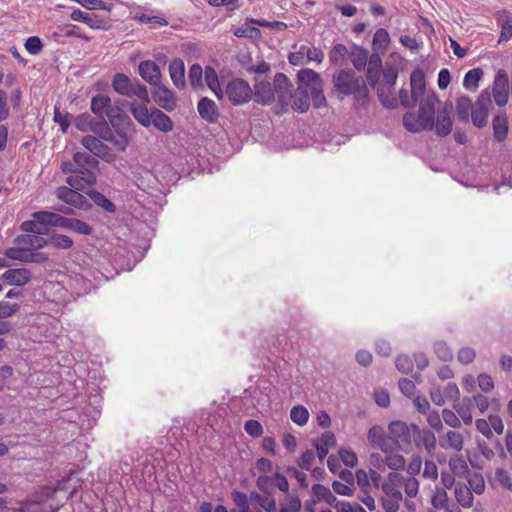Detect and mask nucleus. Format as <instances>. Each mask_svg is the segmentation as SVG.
Wrapping results in <instances>:
<instances>
[{
    "mask_svg": "<svg viewBox=\"0 0 512 512\" xmlns=\"http://www.w3.org/2000/svg\"><path fill=\"white\" fill-rule=\"evenodd\" d=\"M297 80V88L291 89L288 94V107L290 106L298 113L307 112L311 101L316 109L327 107L324 81L316 71L308 68L301 69L297 74Z\"/></svg>",
    "mask_w": 512,
    "mask_h": 512,
    "instance_id": "obj_1",
    "label": "nucleus"
},
{
    "mask_svg": "<svg viewBox=\"0 0 512 512\" xmlns=\"http://www.w3.org/2000/svg\"><path fill=\"white\" fill-rule=\"evenodd\" d=\"M99 161L87 152H76L72 161L61 164L63 173L68 174L66 183L72 188L84 190L96 184Z\"/></svg>",
    "mask_w": 512,
    "mask_h": 512,
    "instance_id": "obj_2",
    "label": "nucleus"
},
{
    "mask_svg": "<svg viewBox=\"0 0 512 512\" xmlns=\"http://www.w3.org/2000/svg\"><path fill=\"white\" fill-rule=\"evenodd\" d=\"M333 89L340 100L347 96H353L356 106H366L369 103V89L363 76L356 74L349 68L336 70L332 76Z\"/></svg>",
    "mask_w": 512,
    "mask_h": 512,
    "instance_id": "obj_3",
    "label": "nucleus"
},
{
    "mask_svg": "<svg viewBox=\"0 0 512 512\" xmlns=\"http://www.w3.org/2000/svg\"><path fill=\"white\" fill-rule=\"evenodd\" d=\"M439 98L434 92L427 94L420 100L418 115L406 113L403 116L404 127L409 132H420L432 130L434 128L436 105L439 104Z\"/></svg>",
    "mask_w": 512,
    "mask_h": 512,
    "instance_id": "obj_4",
    "label": "nucleus"
},
{
    "mask_svg": "<svg viewBox=\"0 0 512 512\" xmlns=\"http://www.w3.org/2000/svg\"><path fill=\"white\" fill-rule=\"evenodd\" d=\"M33 218L46 223L48 226L68 229L81 235H90L92 233V228L85 221L68 218L59 213L38 211L33 214Z\"/></svg>",
    "mask_w": 512,
    "mask_h": 512,
    "instance_id": "obj_5",
    "label": "nucleus"
},
{
    "mask_svg": "<svg viewBox=\"0 0 512 512\" xmlns=\"http://www.w3.org/2000/svg\"><path fill=\"white\" fill-rule=\"evenodd\" d=\"M113 89L128 98H138L141 102L150 103L148 90L137 79H131L126 74L116 73L112 80Z\"/></svg>",
    "mask_w": 512,
    "mask_h": 512,
    "instance_id": "obj_6",
    "label": "nucleus"
},
{
    "mask_svg": "<svg viewBox=\"0 0 512 512\" xmlns=\"http://www.w3.org/2000/svg\"><path fill=\"white\" fill-rule=\"evenodd\" d=\"M398 77V70L394 66H386L383 70V79L375 87L380 103L386 107L393 109L397 106V101L393 97V89Z\"/></svg>",
    "mask_w": 512,
    "mask_h": 512,
    "instance_id": "obj_7",
    "label": "nucleus"
},
{
    "mask_svg": "<svg viewBox=\"0 0 512 512\" xmlns=\"http://www.w3.org/2000/svg\"><path fill=\"white\" fill-rule=\"evenodd\" d=\"M225 94L233 105L240 106L253 98V89L244 79L233 78L227 83Z\"/></svg>",
    "mask_w": 512,
    "mask_h": 512,
    "instance_id": "obj_8",
    "label": "nucleus"
},
{
    "mask_svg": "<svg viewBox=\"0 0 512 512\" xmlns=\"http://www.w3.org/2000/svg\"><path fill=\"white\" fill-rule=\"evenodd\" d=\"M415 426L416 424L408 425L402 421H393L389 424V432L395 440L399 450L405 453L410 451Z\"/></svg>",
    "mask_w": 512,
    "mask_h": 512,
    "instance_id": "obj_9",
    "label": "nucleus"
},
{
    "mask_svg": "<svg viewBox=\"0 0 512 512\" xmlns=\"http://www.w3.org/2000/svg\"><path fill=\"white\" fill-rule=\"evenodd\" d=\"M492 106V95L488 89L483 90L473 105L471 121L477 128H483L488 123L489 109Z\"/></svg>",
    "mask_w": 512,
    "mask_h": 512,
    "instance_id": "obj_10",
    "label": "nucleus"
},
{
    "mask_svg": "<svg viewBox=\"0 0 512 512\" xmlns=\"http://www.w3.org/2000/svg\"><path fill=\"white\" fill-rule=\"evenodd\" d=\"M78 189L72 188L70 186H61L58 187L55 191L56 197L65 202L66 204L73 206L77 209L88 211L91 209V202L82 194L78 192Z\"/></svg>",
    "mask_w": 512,
    "mask_h": 512,
    "instance_id": "obj_11",
    "label": "nucleus"
},
{
    "mask_svg": "<svg viewBox=\"0 0 512 512\" xmlns=\"http://www.w3.org/2000/svg\"><path fill=\"white\" fill-rule=\"evenodd\" d=\"M93 133L99 136L100 139L110 142L119 151H125L128 146L129 140L124 132H117L116 134L111 130L106 120L100 122L93 128Z\"/></svg>",
    "mask_w": 512,
    "mask_h": 512,
    "instance_id": "obj_12",
    "label": "nucleus"
},
{
    "mask_svg": "<svg viewBox=\"0 0 512 512\" xmlns=\"http://www.w3.org/2000/svg\"><path fill=\"white\" fill-rule=\"evenodd\" d=\"M101 140L102 139L100 138L87 135L82 138L81 144L94 156L102 159L103 161L107 163L114 162L116 160V154H114L111 148Z\"/></svg>",
    "mask_w": 512,
    "mask_h": 512,
    "instance_id": "obj_13",
    "label": "nucleus"
},
{
    "mask_svg": "<svg viewBox=\"0 0 512 512\" xmlns=\"http://www.w3.org/2000/svg\"><path fill=\"white\" fill-rule=\"evenodd\" d=\"M432 402L437 406H443L446 401L458 402L460 399V390L456 383H448L444 389L439 385H432L429 391Z\"/></svg>",
    "mask_w": 512,
    "mask_h": 512,
    "instance_id": "obj_14",
    "label": "nucleus"
},
{
    "mask_svg": "<svg viewBox=\"0 0 512 512\" xmlns=\"http://www.w3.org/2000/svg\"><path fill=\"white\" fill-rule=\"evenodd\" d=\"M151 93L154 102L162 109L171 112L176 108L177 102L174 92L162 84L161 81L152 86Z\"/></svg>",
    "mask_w": 512,
    "mask_h": 512,
    "instance_id": "obj_15",
    "label": "nucleus"
},
{
    "mask_svg": "<svg viewBox=\"0 0 512 512\" xmlns=\"http://www.w3.org/2000/svg\"><path fill=\"white\" fill-rule=\"evenodd\" d=\"M509 79L507 72L503 69L498 70L493 82V98L495 103L502 107L507 104L509 99Z\"/></svg>",
    "mask_w": 512,
    "mask_h": 512,
    "instance_id": "obj_16",
    "label": "nucleus"
},
{
    "mask_svg": "<svg viewBox=\"0 0 512 512\" xmlns=\"http://www.w3.org/2000/svg\"><path fill=\"white\" fill-rule=\"evenodd\" d=\"M70 18L73 21L83 22L92 29L107 30L109 28L108 21L94 12L76 9L72 11Z\"/></svg>",
    "mask_w": 512,
    "mask_h": 512,
    "instance_id": "obj_17",
    "label": "nucleus"
},
{
    "mask_svg": "<svg viewBox=\"0 0 512 512\" xmlns=\"http://www.w3.org/2000/svg\"><path fill=\"white\" fill-rule=\"evenodd\" d=\"M197 111L201 119L209 124L218 122L220 113L217 104L208 97H202L197 103Z\"/></svg>",
    "mask_w": 512,
    "mask_h": 512,
    "instance_id": "obj_18",
    "label": "nucleus"
},
{
    "mask_svg": "<svg viewBox=\"0 0 512 512\" xmlns=\"http://www.w3.org/2000/svg\"><path fill=\"white\" fill-rule=\"evenodd\" d=\"M417 448L424 447L429 455H432L436 448V437L434 433L428 429H420L417 425L414 427L412 440Z\"/></svg>",
    "mask_w": 512,
    "mask_h": 512,
    "instance_id": "obj_19",
    "label": "nucleus"
},
{
    "mask_svg": "<svg viewBox=\"0 0 512 512\" xmlns=\"http://www.w3.org/2000/svg\"><path fill=\"white\" fill-rule=\"evenodd\" d=\"M272 85L276 92L278 101L282 104L283 108L287 110L288 94L292 89V84L289 78L284 73H276Z\"/></svg>",
    "mask_w": 512,
    "mask_h": 512,
    "instance_id": "obj_20",
    "label": "nucleus"
},
{
    "mask_svg": "<svg viewBox=\"0 0 512 512\" xmlns=\"http://www.w3.org/2000/svg\"><path fill=\"white\" fill-rule=\"evenodd\" d=\"M0 279L9 285L24 286L30 282L32 274L26 268L8 269L2 274Z\"/></svg>",
    "mask_w": 512,
    "mask_h": 512,
    "instance_id": "obj_21",
    "label": "nucleus"
},
{
    "mask_svg": "<svg viewBox=\"0 0 512 512\" xmlns=\"http://www.w3.org/2000/svg\"><path fill=\"white\" fill-rule=\"evenodd\" d=\"M276 92L273 85L268 81H260L254 85L253 97L254 101L267 105L274 101Z\"/></svg>",
    "mask_w": 512,
    "mask_h": 512,
    "instance_id": "obj_22",
    "label": "nucleus"
},
{
    "mask_svg": "<svg viewBox=\"0 0 512 512\" xmlns=\"http://www.w3.org/2000/svg\"><path fill=\"white\" fill-rule=\"evenodd\" d=\"M138 72L140 76L151 86L161 81L160 68L154 61H141L138 66Z\"/></svg>",
    "mask_w": 512,
    "mask_h": 512,
    "instance_id": "obj_23",
    "label": "nucleus"
},
{
    "mask_svg": "<svg viewBox=\"0 0 512 512\" xmlns=\"http://www.w3.org/2000/svg\"><path fill=\"white\" fill-rule=\"evenodd\" d=\"M366 79L372 88L378 85L380 72L382 70V60L379 54L373 53L367 62Z\"/></svg>",
    "mask_w": 512,
    "mask_h": 512,
    "instance_id": "obj_24",
    "label": "nucleus"
},
{
    "mask_svg": "<svg viewBox=\"0 0 512 512\" xmlns=\"http://www.w3.org/2000/svg\"><path fill=\"white\" fill-rule=\"evenodd\" d=\"M449 108H452V104L446 103L445 107L438 112L437 121H434L436 134L440 137L449 135L452 129V121L449 116Z\"/></svg>",
    "mask_w": 512,
    "mask_h": 512,
    "instance_id": "obj_25",
    "label": "nucleus"
},
{
    "mask_svg": "<svg viewBox=\"0 0 512 512\" xmlns=\"http://www.w3.org/2000/svg\"><path fill=\"white\" fill-rule=\"evenodd\" d=\"M145 102L130 103V112L135 120L143 127L148 128L152 125V110L149 111Z\"/></svg>",
    "mask_w": 512,
    "mask_h": 512,
    "instance_id": "obj_26",
    "label": "nucleus"
},
{
    "mask_svg": "<svg viewBox=\"0 0 512 512\" xmlns=\"http://www.w3.org/2000/svg\"><path fill=\"white\" fill-rule=\"evenodd\" d=\"M108 118L111 126L117 131L120 127L130 123L129 116L118 104H110L105 119Z\"/></svg>",
    "mask_w": 512,
    "mask_h": 512,
    "instance_id": "obj_27",
    "label": "nucleus"
},
{
    "mask_svg": "<svg viewBox=\"0 0 512 512\" xmlns=\"http://www.w3.org/2000/svg\"><path fill=\"white\" fill-rule=\"evenodd\" d=\"M169 74L173 84L177 88H184L185 81V65L181 58H174L169 64Z\"/></svg>",
    "mask_w": 512,
    "mask_h": 512,
    "instance_id": "obj_28",
    "label": "nucleus"
},
{
    "mask_svg": "<svg viewBox=\"0 0 512 512\" xmlns=\"http://www.w3.org/2000/svg\"><path fill=\"white\" fill-rule=\"evenodd\" d=\"M111 103V98L104 94H97L91 99L90 109L99 118L100 122L106 120L105 116Z\"/></svg>",
    "mask_w": 512,
    "mask_h": 512,
    "instance_id": "obj_29",
    "label": "nucleus"
},
{
    "mask_svg": "<svg viewBox=\"0 0 512 512\" xmlns=\"http://www.w3.org/2000/svg\"><path fill=\"white\" fill-rule=\"evenodd\" d=\"M14 242L17 246L28 250L40 249L48 244L42 236L27 233L18 236Z\"/></svg>",
    "mask_w": 512,
    "mask_h": 512,
    "instance_id": "obj_30",
    "label": "nucleus"
},
{
    "mask_svg": "<svg viewBox=\"0 0 512 512\" xmlns=\"http://www.w3.org/2000/svg\"><path fill=\"white\" fill-rule=\"evenodd\" d=\"M411 93L419 101L424 98L426 91L425 75L422 70H415L410 75Z\"/></svg>",
    "mask_w": 512,
    "mask_h": 512,
    "instance_id": "obj_31",
    "label": "nucleus"
},
{
    "mask_svg": "<svg viewBox=\"0 0 512 512\" xmlns=\"http://www.w3.org/2000/svg\"><path fill=\"white\" fill-rule=\"evenodd\" d=\"M152 125L163 133L173 130L174 124L171 118L158 108L152 109Z\"/></svg>",
    "mask_w": 512,
    "mask_h": 512,
    "instance_id": "obj_32",
    "label": "nucleus"
},
{
    "mask_svg": "<svg viewBox=\"0 0 512 512\" xmlns=\"http://www.w3.org/2000/svg\"><path fill=\"white\" fill-rule=\"evenodd\" d=\"M473 105L468 96H461L456 100V117L460 122L468 123L471 116Z\"/></svg>",
    "mask_w": 512,
    "mask_h": 512,
    "instance_id": "obj_33",
    "label": "nucleus"
},
{
    "mask_svg": "<svg viewBox=\"0 0 512 512\" xmlns=\"http://www.w3.org/2000/svg\"><path fill=\"white\" fill-rule=\"evenodd\" d=\"M349 59L357 71H363L369 61L368 51L360 46L354 45L349 52Z\"/></svg>",
    "mask_w": 512,
    "mask_h": 512,
    "instance_id": "obj_34",
    "label": "nucleus"
},
{
    "mask_svg": "<svg viewBox=\"0 0 512 512\" xmlns=\"http://www.w3.org/2000/svg\"><path fill=\"white\" fill-rule=\"evenodd\" d=\"M493 135L496 141L502 142L508 134V120L505 114H497L493 118Z\"/></svg>",
    "mask_w": 512,
    "mask_h": 512,
    "instance_id": "obj_35",
    "label": "nucleus"
},
{
    "mask_svg": "<svg viewBox=\"0 0 512 512\" xmlns=\"http://www.w3.org/2000/svg\"><path fill=\"white\" fill-rule=\"evenodd\" d=\"M440 446L444 449L450 448L460 452L464 446V438L459 432L449 430L446 433L445 439L440 440Z\"/></svg>",
    "mask_w": 512,
    "mask_h": 512,
    "instance_id": "obj_36",
    "label": "nucleus"
},
{
    "mask_svg": "<svg viewBox=\"0 0 512 512\" xmlns=\"http://www.w3.org/2000/svg\"><path fill=\"white\" fill-rule=\"evenodd\" d=\"M87 195L96 206L102 208L104 211L108 213H114L116 211L115 204L111 200H109L104 194L96 190H89L87 192Z\"/></svg>",
    "mask_w": 512,
    "mask_h": 512,
    "instance_id": "obj_37",
    "label": "nucleus"
},
{
    "mask_svg": "<svg viewBox=\"0 0 512 512\" xmlns=\"http://www.w3.org/2000/svg\"><path fill=\"white\" fill-rule=\"evenodd\" d=\"M455 498L459 505L464 508H469L473 505V494L470 488L465 484H458L455 487Z\"/></svg>",
    "mask_w": 512,
    "mask_h": 512,
    "instance_id": "obj_38",
    "label": "nucleus"
},
{
    "mask_svg": "<svg viewBox=\"0 0 512 512\" xmlns=\"http://www.w3.org/2000/svg\"><path fill=\"white\" fill-rule=\"evenodd\" d=\"M312 493L316 497V501L322 500L331 506H334L337 501L331 490L322 484H314L312 486Z\"/></svg>",
    "mask_w": 512,
    "mask_h": 512,
    "instance_id": "obj_39",
    "label": "nucleus"
},
{
    "mask_svg": "<svg viewBox=\"0 0 512 512\" xmlns=\"http://www.w3.org/2000/svg\"><path fill=\"white\" fill-rule=\"evenodd\" d=\"M482 76L483 70L481 68H473L469 70L464 76L463 86L469 91H476Z\"/></svg>",
    "mask_w": 512,
    "mask_h": 512,
    "instance_id": "obj_40",
    "label": "nucleus"
},
{
    "mask_svg": "<svg viewBox=\"0 0 512 512\" xmlns=\"http://www.w3.org/2000/svg\"><path fill=\"white\" fill-rule=\"evenodd\" d=\"M349 52L344 44H335L329 53V60L334 65H343L346 58H349Z\"/></svg>",
    "mask_w": 512,
    "mask_h": 512,
    "instance_id": "obj_41",
    "label": "nucleus"
},
{
    "mask_svg": "<svg viewBox=\"0 0 512 512\" xmlns=\"http://www.w3.org/2000/svg\"><path fill=\"white\" fill-rule=\"evenodd\" d=\"M471 400L470 398H464L463 403L456 402L453 405L454 410L461 417L465 425H471L473 417L470 411Z\"/></svg>",
    "mask_w": 512,
    "mask_h": 512,
    "instance_id": "obj_42",
    "label": "nucleus"
},
{
    "mask_svg": "<svg viewBox=\"0 0 512 512\" xmlns=\"http://www.w3.org/2000/svg\"><path fill=\"white\" fill-rule=\"evenodd\" d=\"M97 125H100V121L94 120L88 113L80 114L75 118V126L82 132H86L88 130L93 132V128Z\"/></svg>",
    "mask_w": 512,
    "mask_h": 512,
    "instance_id": "obj_43",
    "label": "nucleus"
},
{
    "mask_svg": "<svg viewBox=\"0 0 512 512\" xmlns=\"http://www.w3.org/2000/svg\"><path fill=\"white\" fill-rule=\"evenodd\" d=\"M46 223H42L40 220H28L21 224V230L27 234H34L41 236L46 231Z\"/></svg>",
    "mask_w": 512,
    "mask_h": 512,
    "instance_id": "obj_44",
    "label": "nucleus"
},
{
    "mask_svg": "<svg viewBox=\"0 0 512 512\" xmlns=\"http://www.w3.org/2000/svg\"><path fill=\"white\" fill-rule=\"evenodd\" d=\"M203 69L199 64H193L188 71V79L193 89L203 87Z\"/></svg>",
    "mask_w": 512,
    "mask_h": 512,
    "instance_id": "obj_45",
    "label": "nucleus"
},
{
    "mask_svg": "<svg viewBox=\"0 0 512 512\" xmlns=\"http://www.w3.org/2000/svg\"><path fill=\"white\" fill-rule=\"evenodd\" d=\"M431 504L435 509H444L449 504V497L446 490L437 487L431 498Z\"/></svg>",
    "mask_w": 512,
    "mask_h": 512,
    "instance_id": "obj_46",
    "label": "nucleus"
},
{
    "mask_svg": "<svg viewBox=\"0 0 512 512\" xmlns=\"http://www.w3.org/2000/svg\"><path fill=\"white\" fill-rule=\"evenodd\" d=\"M406 464L405 458L400 454L394 452L388 453L385 457V466L391 470H402Z\"/></svg>",
    "mask_w": 512,
    "mask_h": 512,
    "instance_id": "obj_47",
    "label": "nucleus"
},
{
    "mask_svg": "<svg viewBox=\"0 0 512 512\" xmlns=\"http://www.w3.org/2000/svg\"><path fill=\"white\" fill-rule=\"evenodd\" d=\"M49 244L57 249H69L73 246V240L63 234H53L49 239Z\"/></svg>",
    "mask_w": 512,
    "mask_h": 512,
    "instance_id": "obj_48",
    "label": "nucleus"
},
{
    "mask_svg": "<svg viewBox=\"0 0 512 512\" xmlns=\"http://www.w3.org/2000/svg\"><path fill=\"white\" fill-rule=\"evenodd\" d=\"M290 418L294 423L302 426L307 423L309 419V412L303 406H295L291 409Z\"/></svg>",
    "mask_w": 512,
    "mask_h": 512,
    "instance_id": "obj_49",
    "label": "nucleus"
},
{
    "mask_svg": "<svg viewBox=\"0 0 512 512\" xmlns=\"http://www.w3.org/2000/svg\"><path fill=\"white\" fill-rule=\"evenodd\" d=\"M434 352L437 355V357L443 362H448L453 359V353L449 346L444 341L435 342Z\"/></svg>",
    "mask_w": 512,
    "mask_h": 512,
    "instance_id": "obj_50",
    "label": "nucleus"
},
{
    "mask_svg": "<svg viewBox=\"0 0 512 512\" xmlns=\"http://www.w3.org/2000/svg\"><path fill=\"white\" fill-rule=\"evenodd\" d=\"M231 497L233 502L240 509L241 512H250L249 498L244 492L234 490L231 493Z\"/></svg>",
    "mask_w": 512,
    "mask_h": 512,
    "instance_id": "obj_51",
    "label": "nucleus"
},
{
    "mask_svg": "<svg viewBox=\"0 0 512 512\" xmlns=\"http://www.w3.org/2000/svg\"><path fill=\"white\" fill-rule=\"evenodd\" d=\"M133 18L140 23L157 24L160 26L168 25V21L165 18L159 16H149L144 13H136Z\"/></svg>",
    "mask_w": 512,
    "mask_h": 512,
    "instance_id": "obj_52",
    "label": "nucleus"
},
{
    "mask_svg": "<svg viewBox=\"0 0 512 512\" xmlns=\"http://www.w3.org/2000/svg\"><path fill=\"white\" fill-rule=\"evenodd\" d=\"M512 37V17L506 15L501 22V33L498 42L508 41Z\"/></svg>",
    "mask_w": 512,
    "mask_h": 512,
    "instance_id": "obj_53",
    "label": "nucleus"
},
{
    "mask_svg": "<svg viewBox=\"0 0 512 512\" xmlns=\"http://www.w3.org/2000/svg\"><path fill=\"white\" fill-rule=\"evenodd\" d=\"M413 366V361L408 355L402 354L396 359V368L403 374L410 373L413 370Z\"/></svg>",
    "mask_w": 512,
    "mask_h": 512,
    "instance_id": "obj_54",
    "label": "nucleus"
},
{
    "mask_svg": "<svg viewBox=\"0 0 512 512\" xmlns=\"http://www.w3.org/2000/svg\"><path fill=\"white\" fill-rule=\"evenodd\" d=\"M205 82L211 91H215L220 86L217 72L210 66L205 67Z\"/></svg>",
    "mask_w": 512,
    "mask_h": 512,
    "instance_id": "obj_55",
    "label": "nucleus"
},
{
    "mask_svg": "<svg viewBox=\"0 0 512 512\" xmlns=\"http://www.w3.org/2000/svg\"><path fill=\"white\" fill-rule=\"evenodd\" d=\"M386 436L384 429L379 425L372 426L368 431V440L373 447Z\"/></svg>",
    "mask_w": 512,
    "mask_h": 512,
    "instance_id": "obj_56",
    "label": "nucleus"
},
{
    "mask_svg": "<svg viewBox=\"0 0 512 512\" xmlns=\"http://www.w3.org/2000/svg\"><path fill=\"white\" fill-rule=\"evenodd\" d=\"M390 42V37L387 30L379 28L376 30L373 37V45L376 48H386Z\"/></svg>",
    "mask_w": 512,
    "mask_h": 512,
    "instance_id": "obj_57",
    "label": "nucleus"
},
{
    "mask_svg": "<svg viewBox=\"0 0 512 512\" xmlns=\"http://www.w3.org/2000/svg\"><path fill=\"white\" fill-rule=\"evenodd\" d=\"M442 419L448 426L454 429H459L462 426L461 420L458 418L457 414L449 409L442 410Z\"/></svg>",
    "mask_w": 512,
    "mask_h": 512,
    "instance_id": "obj_58",
    "label": "nucleus"
},
{
    "mask_svg": "<svg viewBox=\"0 0 512 512\" xmlns=\"http://www.w3.org/2000/svg\"><path fill=\"white\" fill-rule=\"evenodd\" d=\"M25 49L32 55L39 54L43 49V43L37 36L29 37L25 42Z\"/></svg>",
    "mask_w": 512,
    "mask_h": 512,
    "instance_id": "obj_59",
    "label": "nucleus"
},
{
    "mask_svg": "<svg viewBox=\"0 0 512 512\" xmlns=\"http://www.w3.org/2000/svg\"><path fill=\"white\" fill-rule=\"evenodd\" d=\"M245 432L251 437L257 438L263 434V427L257 420H248L244 424Z\"/></svg>",
    "mask_w": 512,
    "mask_h": 512,
    "instance_id": "obj_60",
    "label": "nucleus"
},
{
    "mask_svg": "<svg viewBox=\"0 0 512 512\" xmlns=\"http://www.w3.org/2000/svg\"><path fill=\"white\" fill-rule=\"evenodd\" d=\"M72 116L68 113L63 114L59 108L55 107L54 109V121L58 123L63 132H66L68 127L70 126Z\"/></svg>",
    "mask_w": 512,
    "mask_h": 512,
    "instance_id": "obj_61",
    "label": "nucleus"
},
{
    "mask_svg": "<svg viewBox=\"0 0 512 512\" xmlns=\"http://www.w3.org/2000/svg\"><path fill=\"white\" fill-rule=\"evenodd\" d=\"M375 448H378L380 449L381 451H383L385 454H388V453H392V452H395L398 447H397V444L395 442V440L393 439V437L391 436H388L386 435L378 444Z\"/></svg>",
    "mask_w": 512,
    "mask_h": 512,
    "instance_id": "obj_62",
    "label": "nucleus"
},
{
    "mask_svg": "<svg viewBox=\"0 0 512 512\" xmlns=\"http://www.w3.org/2000/svg\"><path fill=\"white\" fill-rule=\"evenodd\" d=\"M355 479H356L357 485L359 486L361 491H366V490L371 489L369 475L365 470H363V469L357 470L355 473Z\"/></svg>",
    "mask_w": 512,
    "mask_h": 512,
    "instance_id": "obj_63",
    "label": "nucleus"
},
{
    "mask_svg": "<svg viewBox=\"0 0 512 512\" xmlns=\"http://www.w3.org/2000/svg\"><path fill=\"white\" fill-rule=\"evenodd\" d=\"M476 352L473 348L463 347L458 352V360L464 365H468L475 359Z\"/></svg>",
    "mask_w": 512,
    "mask_h": 512,
    "instance_id": "obj_64",
    "label": "nucleus"
}]
</instances>
